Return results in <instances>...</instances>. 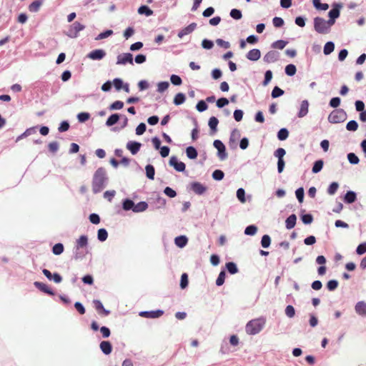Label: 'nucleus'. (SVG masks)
Returning <instances> with one entry per match:
<instances>
[{
  "label": "nucleus",
  "mask_w": 366,
  "mask_h": 366,
  "mask_svg": "<svg viewBox=\"0 0 366 366\" xmlns=\"http://www.w3.org/2000/svg\"><path fill=\"white\" fill-rule=\"evenodd\" d=\"M164 314L162 310H152V311H142L139 312V316L145 318L155 319L160 317Z\"/></svg>",
  "instance_id": "nucleus-10"
},
{
  "label": "nucleus",
  "mask_w": 366,
  "mask_h": 366,
  "mask_svg": "<svg viewBox=\"0 0 366 366\" xmlns=\"http://www.w3.org/2000/svg\"><path fill=\"white\" fill-rule=\"evenodd\" d=\"M285 71L287 75L292 76L295 74L297 69L295 65L290 64L286 66Z\"/></svg>",
  "instance_id": "nucleus-40"
},
{
  "label": "nucleus",
  "mask_w": 366,
  "mask_h": 366,
  "mask_svg": "<svg viewBox=\"0 0 366 366\" xmlns=\"http://www.w3.org/2000/svg\"><path fill=\"white\" fill-rule=\"evenodd\" d=\"M93 303L94 305V307H95V309L99 312H102L105 316H107L110 312L106 309H104L102 303L101 302V301L98 300H94L93 301Z\"/></svg>",
  "instance_id": "nucleus-25"
},
{
  "label": "nucleus",
  "mask_w": 366,
  "mask_h": 366,
  "mask_svg": "<svg viewBox=\"0 0 366 366\" xmlns=\"http://www.w3.org/2000/svg\"><path fill=\"white\" fill-rule=\"evenodd\" d=\"M312 3L314 6L318 10L326 11L329 9V5L325 3H321L320 0H312Z\"/></svg>",
  "instance_id": "nucleus-32"
},
{
  "label": "nucleus",
  "mask_w": 366,
  "mask_h": 366,
  "mask_svg": "<svg viewBox=\"0 0 366 366\" xmlns=\"http://www.w3.org/2000/svg\"><path fill=\"white\" fill-rule=\"evenodd\" d=\"M106 56V51L103 49H95L87 54V57L92 60H101Z\"/></svg>",
  "instance_id": "nucleus-13"
},
{
  "label": "nucleus",
  "mask_w": 366,
  "mask_h": 366,
  "mask_svg": "<svg viewBox=\"0 0 366 366\" xmlns=\"http://www.w3.org/2000/svg\"><path fill=\"white\" fill-rule=\"evenodd\" d=\"M187 242H188V239L186 236L184 235H181V236H179V237H177L175 239H174V243L175 244L179 247V248H183L187 244Z\"/></svg>",
  "instance_id": "nucleus-24"
},
{
  "label": "nucleus",
  "mask_w": 366,
  "mask_h": 366,
  "mask_svg": "<svg viewBox=\"0 0 366 366\" xmlns=\"http://www.w3.org/2000/svg\"><path fill=\"white\" fill-rule=\"evenodd\" d=\"M99 347L104 355H109L112 351V346L109 341L101 342Z\"/></svg>",
  "instance_id": "nucleus-22"
},
{
  "label": "nucleus",
  "mask_w": 366,
  "mask_h": 366,
  "mask_svg": "<svg viewBox=\"0 0 366 366\" xmlns=\"http://www.w3.org/2000/svg\"><path fill=\"white\" fill-rule=\"evenodd\" d=\"M34 285L37 288L39 289V290H41V292L46 293V294H48L49 295H54V292L49 288V287L43 283V282H34Z\"/></svg>",
  "instance_id": "nucleus-19"
},
{
  "label": "nucleus",
  "mask_w": 366,
  "mask_h": 366,
  "mask_svg": "<svg viewBox=\"0 0 366 366\" xmlns=\"http://www.w3.org/2000/svg\"><path fill=\"white\" fill-rule=\"evenodd\" d=\"M113 34V31L112 30H110V29H108V30H106L104 32H102L100 33L96 38L95 39L96 40H102L103 39H105V38H107L110 36H112Z\"/></svg>",
  "instance_id": "nucleus-52"
},
{
  "label": "nucleus",
  "mask_w": 366,
  "mask_h": 366,
  "mask_svg": "<svg viewBox=\"0 0 366 366\" xmlns=\"http://www.w3.org/2000/svg\"><path fill=\"white\" fill-rule=\"evenodd\" d=\"M85 29V25L81 24L79 21H74L73 24L69 26L64 34L71 39H76L79 36L80 31Z\"/></svg>",
  "instance_id": "nucleus-4"
},
{
  "label": "nucleus",
  "mask_w": 366,
  "mask_h": 366,
  "mask_svg": "<svg viewBox=\"0 0 366 366\" xmlns=\"http://www.w3.org/2000/svg\"><path fill=\"white\" fill-rule=\"evenodd\" d=\"M145 170L147 178L152 180L154 179L155 174L154 167L152 164H147L145 167Z\"/></svg>",
  "instance_id": "nucleus-35"
},
{
  "label": "nucleus",
  "mask_w": 366,
  "mask_h": 366,
  "mask_svg": "<svg viewBox=\"0 0 366 366\" xmlns=\"http://www.w3.org/2000/svg\"><path fill=\"white\" fill-rule=\"evenodd\" d=\"M196 27H197V24L196 23L190 24L189 25H188L187 26L183 28L182 29H181L179 31L178 36L179 38H182L184 36L191 34L196 29Z\"/></svg>",
  "instance_id": "nucleus-18"
},
{
  "label": "nucleus",
  "mask_w": 366,
  "mask_h": 366,
  "mask_svg": "<svg viewBox=\"0 0 366 366\" xmlns=\"http://www.w3.org/2000/svg\"><path fill=\"white\" fill-rule=\"evenodd\" d=\"M124 107V103L122 101H115L109 106L110 110H119L122 109Z\"/></svg>",
  "instance_id": "nucleus-59"
},
{
  "label": "nucleus",
  "mask_w": 366,
  "mask_h": 366,
  "mask_svg": "<svg viewBox=\"0 0 366 366\" xmlns=\"http://www.w3.org/2000/svg\"><path fill=\"white\" fill-rule=\"evenodd\" d=\"M108 237V232L107 231L104 229H99L97 232V238L100 242H104Z\"/></svg>",
  "instance_id": "nucleus-39"
},
{
  "label": "nucleus",
  "mask_w": 366,
  "mask_h": 366,
  "mask_svg": "<svg viewBox=\"0 0 366 366\" xmlns=\"http://www.w3.org/2000/svg\"><path fill=\"white\" fill-rule=\"evenodd\" d=\"M355 310L359 315L366 316V302L364 301L357 302Z\"/></svg>",
  "instance_id": "nucleus-20"
},
{
  "label": "nucleus",
  "mask_w": 366,
  "mask_h": 366,
  "mask_svg": "<svg viewBox=\"0 0 366 366\" xmlns=\"http://www.w3.org/2000/svg\"><path fill=\"white\" fill-rule=\"evenodd\" d=\"M270 243H271L270 237L267 234L263 235L262 237V239H261L262 247L264 248H267L269 247Z\"/></svg>",
  "instance_id": "nucleus-48"
},
{
  "label": "nucleus",
  "mask_w": 366,
  "mask_h": 366,
  "mask_svg": "<svg viewBox=\"0 0 366 366\" xmlns=\"http://www.w3.org/2000/svg\"><path fill=\"white\" fill-rule=\"evenodd\" d=\"M127 149L130 151V152L134 155L136 154L140 149L142 147V144L138 142L134 141H129L127 143Z\"/></svg>",
  "instance_id": "nucleus-16"
},
{
  "label": "nucleus",
  "mask_w": 366,
  "mask_h": 366,
  "mask_svg": "<svg viewBox=\"0 0 366 366\" xmlns=\"http://www.w3.org/2000/svg\"><path fill=\"white\" fill-rule=\"evenodd\" d=\"M357 199L356 193L352 191H348L344 197V200L345 202L348 204H351L355 202Z\"/></svg>",
  "instance_id": "nucleus-27"
},
{
  "label": "nucleus",
  "mask_w": 366,
  "mask_h": 366,
  "mask_svg": "<svg viewBox=\"0 0 366 366\" xmlns=\"http://www.w3.org/2000/svg\"><path fill=\"white\" fill-rule=\"evenodd\" d=\"M261 56V52L258 49H253L247 54V58L250 61H257Z\"/></svg>",
  "instance_id": "nucleus-21"
},
{
  "label": "nucleus",
  "mask_w": 366,
  "mask_h": 366,
  "mask_svg": "<svg viewBox=\"0 0 366 366\" xmlns=\"http://www.w3.org/2000/svg\"><path fill=\"white\" fill-rule=\"evenodd\" d=\"M297 217L292 214L290 215L285 220V227L287 229H291L295 227L296 224Z\"/></svg>",
  "instance_id": "nucleus-23"
},
{
  "label": "nucleus",
  "mask_w": 366,
  "mask_h": 366,
  "mask_svg": "<svg viewBox=\"0 0 366 366\" xmlns=\"http://www.w3.org/2000/svg\"><path fill=\"white\" fill-rule=\"evenodd\" d=\"M323 164L324 162L322 159H319L315 162L312 169V172L315 174L320 172L323 167Z\"/></svg>",
  "instance_id": "nucleus-38"
},
{
  "label": "nucleus",
  "mask_w": 366,
  "mask_h": 366,
  "mask_svg": "<svg viewBox=\"0 0 366 366\" xmlns=\"http://www.w3.org/2000/svg\"><path fill=\"white\" fill-rule=\"evenodd\" d=\"M287 43V41L284 40H277L272 44V47L273 49H283Z\"/></svg>",
  "instance_id": "nucleus-43"
},
{
  "label": "nucleus",
  "mask_w": 366,
  "mask_h": 366,
  "mask_svg": "<svg viewBox=\"0 0 366 366\" xmlns=\"http://www.w3.org/2000/svg\"><path fill=\"white\" fill-rule=\"evenodd\" d=\"M332 26V22L331 21H326L323 18L319 16L314 18V29L318 34H329Z\"/></svg>",
  "instance_id": "nucleus-3"
},
{
  "label": "nucleus",
  "mask_w": 366,
  "mask_h": 366,
  "mask_svg": "<svg viewBox=\"0 0 366 366\" xmlns=\"http://www.w3.org/2000/svg\"><path fill=\"white\" fill-rule=\"evenodd\" d=\"M288 135H289L288 130L285 128H282L279 130V132L277 133V138L279 140L283 141V140H285L288 137Z\"/></svg>",
  "instance_id": "nucleus-44"
},
{
  "label": "nucleus",
  "mask_w": 366,
  "mask_h": 366,
  "mask_svg": "<svg viewBox=\"0 0 366 366\" xmlns=\"http://www.w3.org/2000/svg\"><path fill=\"white\" fill-rule=\"evenodd\" d=\"M169 164L170 166L173 167L174 169L177 172H184L186 168L185 164L182 162L179 161L177 157L175 156H172L170 157Z\"/></svg>",
  "instance_id": "nucleus-9"
},
{
  "label": "nucleus",
  "mask_w": 366,
  "mask_h": 366,
  "mask_svg": "<svg viewBox=\"0 0 366 366\" xmlns=\"http://www.w3.org/2000/svg\"><path fill=\"white\" fill-rule=\"evenodd\" d=\"M119 115L118 114H112L107 120L106 125L107 127H111L114 125L119 119Z\"/></svg>",
  "instance_id": "nucleus-30"
},
{
  "label": "nucleus",
  "mask_w": 366,
  "mask_h": 366,
  "mask_svg": "<svg viewBox=\"0 0 366 366\" xmlns=\"http://www.w3.org/2000/svg\"><path fill=\"white\" fill-rule=\"evenodd\" d=\"M42 4V1L41 0H36L34 2H32L29 6V9L30 11L31 12H37L39 9H40V6H41Z\"/></svg>",
  "instance_id": "nucleus-36"
},
{
  "label": "nucleus",
  "mask_w": 366,
  "mask_h": 366,
  "mask_svg": "<svg viewBox=\"0 0 366 366\" xmlns=\"http://www.w3.org/2000/svg\"><path fill=\"white\" fill-rule=\"evenodd\" d=\"M138 13L142 15L144 14L147 16H149L153 14V11L150 9L149 6L143 5L138 9Z\"/></svg>",
  "instance_id": "nucleus-31"
},
{
  "label": "nucleus",
  "mask_w": 366,
  "mask_h": 366,
  "mask_svg": "<svg viewBox=\"0 0 366 366\" xmlns=\"http://www.w3.org/2000/svg\"><path fill=\"white\" fill-rule=\"evenodd\" d=\"M148 204L146 202H139L137 204H134L133 212L135 213L142 212L147 210Z\"/></svg>",
  "instance_id": "nucleus-26"
},
{
  "label": "nucleus",
  "mask_w": 366,
  "mask_h": 366,
  "mask_svg": "<svg viewBox=\"0 0 366 366\" xmlns=\"http://www.w3.org/2000/svg\"><path fill=\"white\" fill-rule=\"evenodd\" d=\"M226 268L228 270V272L232 274H234L238 272L237 267L236 264L234 262H227L226 264Z\"/></svg>",
  "instance_id": "nucleus-42"
},
{
  "label": "nucleus",
  "mask_w": 366,
  "mask_h": 366,
  "mask_svg": "<svg viewBox=\"0 0 366 366\" xmlns=\"http://www.w3.org/2000/svg\"><path fill=\"white\" fill-rule=\"evenodd\" d=\"M90 118L88 112H81L77 114V119L79 122H85Z\"/></svg>",
  "instance_id": "nucleus-55"
},
{
  "label": "nucleus",
  "mask_w": 366,
  "mask_h": 366,
  "mask_svg": "<svg viewBox=\"0 0 366 366\" xmlns=\"http://www.w3.org/2000/svg\"><path fill=\"white\" fill-rule=\"evenodd\" d=\"M342 5L341 4H335L333 5V8L329 11L328 16L330 19L328 21H331L332 22V25L335 23V19L340 16V9Z\"/></svg>",
  "instance_id": "nucleus-8"
},
{
  "label": "nucleus",
  "mask_w": 366,
  "mask_h": 366,
  "mask_svg": "<svg viewBox=\"0 0 366 366\" xmlns=\"http://www.w3.org/2000/svg\"><path fill=\"white\" fill-rule=\"evenodd\" d=\"M335 49V44L332 41H328L325 44L323 52L325 55L330 54Z\"/></svg>",
  "instance_id": "nucleus-37"
},
{
  "label": "nucleus",
  "mask_w": 366,
  "mask_h": 366,
  "mask_svg": "<svg viewBox=\"0 0 366 366\" xmlns=\"http://www.w3.org/2000/svg\"><path fill=\"white\" fill-rule=\"evenodd\" d=\"M218 123H219V120L215 117H212L209 118L208 125H209L210 129L213 132H217V127Z\"/></svg>",
  "instance_id": "nucleus-33"
},
{
  "label": "nucleus",
  "mask_w": 366,
  "mask_h": 366,
  "mask_svg": "<svg viewBox=\"0 0 366 366\" xmlns=\"http://www.w3.org/2000/svg\"><path fill=\"white\" fill-rule=\"evenodd\" d=\"M42 272L50 281H54L55 283H60L62 281V277L59 273L51 274V272L46 269H43Z\"/></svg>",
  "instance_id": "nucleus-14"
},
{
  "label": "nucleus",
  "mask_w": 366,
  "mask_h": 366,
  "mask_svg": "<svg viewBox=\"0 0 366 366\" xmlns=\"http://www.w3.org/2000/svg\"><path fill=\"white\" fill-rule=\"evenodd\" d=\"M264 318H257L248 322L245 327V331L248 335H254L260 332L265 325Z\"/></svg>",
  "instance_id": "nucleus-2"
},
{
  "label": "nucleus",
  "mask_w": 366,
  "mask_h": 366,
  "mask_svg": "<svg viewBox=\"0 0 366 366\" xmlns=\"http://www.w3.org/2000/svg\"><path fill=\"white\" fill-rule=\"evenodd\" d=\"M229 15L235 20H239L242 17V11L237 9H232L230 11Z\"/></svg>",
  "instance_id": "nucleus-45"
},
{
  "label": "nucleus",
  "mask_w": 366,
  "mask_h": 366,
  "mask_svg": "<svg viewBox=\"0 0 366 366\" xmlns=\"http://www.w3.org/2000/svg\"><path fill=\"white\" fill-rule=\"evenodd\" d=\"M309 112V102L307 100H303L300 103L297 117L299 118L305 117Z\"/></svg>",
  "instance_id": "nucleus-15"
},
{
  "label": "nucleus",
  "mask_w": 366,
  "mask_h": 366,
  "mask_svg": "<svg viewBox=\"0 0 366 366\" xmlns=\"http://www.w3.org/2000/svg\"><path fill=\"white\" fill-rule=\"evenodd\" d=\"M186 100L185 95L183 93H178L174 98V104L177 106L182 104Z\"/></svg>",
  "instance_id": "nucleus-34"
},
{
  "label": "nucleus",
  "mask_w": 366,
  "mask_h": 366,
  "mask_svg": "<svg viewBox=\"0 0 366 366\" xmlns=\"http://www.w3.org/2000/svg\"><path fill=\"white\" fill-rule=\"evenodd\" d=\"M108 181L106 169L103 167L98 168L92 179V192L94 194L101 192L107 187Z\"/></svg>",
  "instance_id": "nucleus-1"
},
{
  "label": "nucleus",
  "mask_w": 366,
  "mask_h": 366,
  "mask_svg": "<svg viewBox=\"0 0 366 366\" xmlns=\"http://www.w3.org/2000/svg\"><path fill=\"white\" fill-rule=\"evenodd\" d=\"M286 152L283 148H278L274 152V156L278 159H284L283 157L285 155Z\"/></svg>",
  "instance_id": "nucleus-64"
},
{
  "label": "nucleus",
  "mask_w": 366,
  "mask_h": 366,
  "mask_svg": "<svg viewBox=\"0 0 366 366\" xmlns=\"http://www.w3.org/2000/svg\"><path fill=\"white\" fill-rule=\"evenodd\" d=\"M338 287V282L335 280H332L327 282V288L330 291H334Z\"/></svg>",
  "instance_id": "nucleus-61"
},
{
  "label": "nucleus",
  "mask_w": 366,
  "mask_h": 366,
  "mask_svg": "<svg viewBox=\"0 0 366 366\" xmlns=\"http://www.w3.org/2000/svg\"><path fill=\"white\" fill-rule=\"evenodd\" d=\"M134 202L130 199H125L122 202V208L125 211L134 209Z\"/></svg>",
  "instance_id": "nucleus-29"
},
{
  "label": "nucleus",
  "mask_w": 366,
  "mask_h": 366,
  "mask_svg": "<svg viewBox=\"0 0 366 366\" xmlns=\"http://www.w3.org/2000/svg\"><path fill=\"white\" fill-rule=\"evenodd\" d=\"M302 222L305 224H311L313 221V217L310 214H305L301 216Z\"/></svg>",
  "instance_id": "nucleus-62"
},
{
  "label": "nucleus",
  "mask_w": 366,
  "mask_h": 366,
  "mask_svg": "<svg viewBox=\"0 0 366 366\" xmlns=\"http://www.w3.org/2000/svg\"><path fill=\"white\" fill-rule=\"evenodd\" d=\"M88 245V237L86 235H81L76 239L74 249H82Z\"/></svg>",
  "instance_id": "nucleus-17"
},
{
  "label": "nucleus",
  "mask_w": 366,
  "mask_h": 366,
  "mask_svg": "<svg viewBox=\"0 0 366 366\" xmlns=\"http://www.w3.org/2000/svg\"><path fill=\"white\" fill-rule=\"evenodd\" d=\"M208 108L207 104L204 100H200L196 105V109L199 112H204Z\"/></svg>",
  "instance_id": "nucleus-60"
},
{
  "label": "nucleus",
  "mask_w": 366,
  "mask_h": 366,
  "mask_svg": "<svg viewBox=\"0 0 366 366\" xmlns=\"http://www.w3.org/2000/svg\"><path fill=\"white\" fill-rule=\"evenodd\" d=\"M347 119L346 112L342 109H335L328 116V121L332 124H338L345 121Z\"/></svg>",
  "instance_id": "nucleus-5"
},
{
  "label": "nucleus",
  "mask_w": 366,
  "mask_h": 366,
  "mask_svg": "<svg viewBox=\"0 0 366 366\" xmlns=\"http://www.w3.org/2000/svg\"><path fill=\"white\" fill-rule=\"evenodd\" d=\"M214 147L217 149V156L221 160H224L227 157V154L226 152V148L224 144L218 139L214 141L213 143Z\"/></svg>",
  "instance_id": "nucleus-6"
},
{
  "label": "nucleus",
  "mask_w": 366,
  "mask_h": 366,
  "mask_svg": "<svg viewBox=\"0 0 366 366\" xmlns=\"http://www.w3.org/2000/svg\"><path fill=\"white\" fill-rule=\"evenodd\" d=\"M64 252V245L61 243H57L52 247V252L55 255H59Z\"/></svg>",
  "instance_id": "nucleus-41"
},
{
  "label": "nucleus",
  "mask_w": 366,
  "mask_h": 366,
  "mask_svg": "<svg viewBox=\"0 0 366 366\" xmlns=\"http://www.w3.org/2000/svg\"><path fill=\"white\" fill-rule=\"evenodd\" d=\"M224 177V172L220 169H216L212 173V178L217 181L222 180Z\"/></svg>",
  "instance_id": "nucleus-49"
},
{
  "label": "nucleus",
  "mask_w": 366,
  "mask_h": 366,
  "mask_svg": "<svg viewBox=\"0 0 366 366\" xmlns=\"http://www.w3.org/2000/svg\"><path fill=\"white\" fill-rule=\"evenodd\" d=\"M283 94H284V91L282 89H280V87L276 86L272 89L271 95H272V98H277V97H280L282 95H283Z\"/></svg>",
  "instance_id": "nucleus-53"
},
{
  "label": "nucleus",
  "mask_w": 366,
  "mask_h": 366,
  "mask_svg": "<svg viewBox=\"0 0 366 366\" xmlns=\"http://www.w3.org/2000/svg\"><path fill=\"white\" fill-rule=\"evenodd\" d=\"M347 159L352 164H357L360 162L358 157L352 152L347 154Z\"/></svg>",
  "instance_id": "nucleus-47"
},
{
  "label": "nucleus",
  "mask_w": 366,
  "mask_h": 366,
  "mask_svg": "<svg viewBox=\"0 0 366 366\" xmlns=\"http://www.w3.org/2000/svg\"><path fill=\"white\" fill-rule=\"evenodd\" d=\"M285 315L289 318H292L295 315V310L292 305H287L285 308Z\"/></svg>",
  "instance_id": "nucleus-56"
},
{
  "label": "nucleus",
  "mask_w": 366,
  "mask_h": 366,
  "mask_svg": "<svg viewBox=\"0 0 366 366\" xmlns=\"http://www.w3.org/2000/svg\"><path fill=\"white\" fill-rule=\"evenodd\" d=\"M237 197L242 203H244L246 202L245 191L244 189L239 188L237 189Z\"/></svg>",
  "instance_id": "nucleus-58"
},
{
  "label": "nucleus",
  "mask_w": 366,
  "mask_h": 366,
  "mask_svg": "<svg viewBox=\"0 0 366 366\" xmlns=\"http://www.w3.org/2000/svg\"><path fill=\"white\" fill-rule=\"evenodd\" d=\"M226 273L224 270L221 271L218 275L217 279L216 280V285L217 286H222L225 280Z\"/></svg>",
  "instance_id": "nucleus-54"
},
{
  "label": "nucleus",
  "mask_w": 366,
  "mask_h": 366,
  "mask_svg": "<svg viewBox=\"0 0 366 366\" xmlns=\"http://www.w3.org/2000/svg\"><path fill=\"white\" fill-rule=\"evenodd\" d=\"M186 154H187V157L190 159H196L198 155L197 149L192 146H189V147H187Z\"/></svg>",
  "instance_id": "nucleus-28"
},
{
  "label": "nucleus",
  "mask_w": 366,
  "mask_h": 366,
  "mask_svg": "<svg viewBox=\"0 0 366 366\" xmlns=\"http://www.w3.org/2000/svg\"><path fill=\"white\" fill-rule=\"evenodd\" d=\"M357 128H358V124L355 120H351V121L348 122L346 125V129L348 131L355 132L357 129Z\"/></svg>",
  "instance_id": "nucleus-50"
},
{
  "label": "nucleus",
  "mask_w": 366,
  "mask_h": 366,
  "mask_svg": "<svg viewBox=\"0 0 366 366\" xmlns=\"http://www.w3.org/2000/svg\"><path fill=\"white\" fill-rule=\"evenodd\" d=\"M133 64V56L130 53H123L117 56V64L125 65L127 64Z\"/></svg>",
  "instance_id": "nucleus-7"
},
{
  "label": "nucleus",
  "mask_w": 366,
  "mask_h": 366,
  "mask_svg": "<svg viewBox=\"0 0 366 366\" xmlns=\"http://www.w3.org/2000/svg\"><path fill=\"white\" fill-rule=\"evenodd\" d=\"M190 188L196 194L198 195H202L207 191V187L198 182H192Z\"/></svg>",
  "instance_id": "nucleus-12"
},
{
  "label": "nucleus",
  "mask_w": 366,
  "mask_h": 366,
  "mask_svg": "<svg viewBox=\"0 0 366 366\" xmlns=\"http://www.w3.org/2000/svg\"><path fill=\"white\" fill-rule=\"evenodd\" d=\"M338 187H339V184L337 182L331 183L327 189V193L330 195L335 194L336 193Z\"/></svg>",
  "instance_id": "nucleus-57"
},
{
  "label": "nucleus",
  "mask_w": 366,
  "mask_h": 366,
  "mask_svg": "<svg viewBox=\"0 0 366 366\" xmlns=\"http://www.w3.org/2000/svg\"><path fill=\"white\" fill-rule=\"evenodd\" d=\"M169 86V84L168 81L159 82L157 84V92L159 93H162L168 89Z\"/></svg>",
  "instance_id": "nucleus-51"
},
{
  "label": "nucleus",
  "mask_w": 366,
  "mask_h": 366,
  "mask_svg": "<svg viewBox=\"0 0 366 366\" xmlns=\"http://www.w3.org/2000/svg\"><path fill=\"white\" fill-rule=\"evenodd\" d=\"M257 232V227L255 225L247 226L244 229V234L246 235H254Z\"/></svg>",
  "instance_id": "nucleus-46"
},
{
  "label": "nucleus",
  "mask_w": 366,
  "mask_h": 366,
  "mask_svg": "<svg viewBox=\"0 0 366 366\" xmlns=\"http://www.w3.org/2000/svg\"><path fill=\"white\" fill-rule=\"evenodd\" d=\"M272 78V72L270 70H267L264 73V79L262 82L264 86H267L271 81Z\"/></svg>",
  "instance_id": "nucleus-63"
},
{
  "label": "nucleus",
  "mask_w": 366,
  "mask_h": 366,
  "mask_svg": "<svg viewBox=\"0 0 366 366\" xmlns=\"http://www.w3.org/2000/svg\"><path fill=\"white\" fill-rule=\"evenodd\" d=\"M280 53L277 51L272 50L268 51L263 57V61L267 64L274 63L279 60Z\"/></svg>",
  "instance_id": "nucleus-11"
}]
</instances>
